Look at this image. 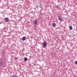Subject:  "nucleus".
I'll return each mask as SVG.
<instances>
[{
	"label": "nucleus",
	"instance_id": "3",
	"mask_svg": "<svg viewBox=\"0 0 77 77\" xmlns=\"http://www.w3.org/2000/svg\"><path fill=\"white\" fill-rule=\"evenodd\" d=\"M58 18L59 20V21H63V19H62V18L60 16H59L58 17Z\"/></svg>",
	"mask_w": 77,
	"mask_h": 77
},
{
	"label": "nucleus",
	"instance_id": "6",
	"mask_svg": "<svg viewBox=\"0 0 77 77\" xmlns=\"http://www.w3.org/2000/svg\"><path fill=\"white\" fill-rule=\"evenodd\" d=\"M3 65V62L0 60V66H2Z\"/></svg>",
	"mask_w": 77,
	"mask_h": 77
},
{
	"label": "nucleus",
	"instance_id": "10",
	"mask_svg": "<svg viewBox=\"0 0 77 77\" xmlns=\"http://www.w3.org/2000/svg\"><path fill=\"white\" fill-rule=\"evenodd\" d=\"M69 29H70V30H72V26H71V25H70L69 26Z\"/></svg>",
	"mask_w": 77,
	"mask_h": 77
},
{
	"label": "nucleus",
	"instance_id": "5",
	"mask_svg": "<svg viewBox=\"0 0 77 77\" xmlns=\"http://www.w3.org/2000/svg\"><path fill=\"white\" fill-rule=\"evenodd\" d=\"M26 37H23L22 38V41H25V40H26Z\"/></svg>",
	"mask_w": 77,
	"mask_h": 77
},
{
	"label": "nucleus",
	"instance_id": "7",
	"mask_svg": "<svg viewBox=\"0 0 77 77\" xmlns=\"http://www.w3.org/2000/svg\"><path fill=\"white\" fill-rule=\"evenodd\" d=\"M27 60H28V59L27 58V57H26L24 58V60L25 62H26V61H27Z\"/></svg>",
	"mask_w": 77,
	"mask_h": 77
},
{
	"label": "nucleus",
	"instance_id": "11",
	"mask_svg": "<svg viewBox=\"0 0 77 77\" xmlns=\"http://www.w3.org/2000/svg\"><path fill=\"white\" fill-rule=\"evenodd\" d=\"M55 8H57V9H59V8H60L59 6H55Z\"/></svg>",
	"mask_w": 77,
	"mask_h": 77
},
{
	"label": "nucleus",
	"instance_id": "4",
	"mask_svg": "<svg viewBox=\"0 0 77 77\" xmlns=\"http://www.w3.org/2000/svg\"><path fill=\"white\" fill-rule=\"evenodd\" d=\"M4 19L5 21V23L6 22H8V21H9V19L8 18L6 17Z\"/></svg>",
	"mask_w": 77,
	"mask_h": 77
},
{
	"label": "nucleus",
	"instance_id": "12",
	"mask_svg": "<svg viewBox=\"0 0 77 77\" xmlns=\"http://www.w3.org/2000/svg\"><path fill=\"white\" fill-rule=\"evenodd\" d=\"M18 59V57H15V59H14L15 60H16L17 59Z\"/></svg>",
	"mask_w": 77,
	"mask_h": 77
},
{
	"label": "nucleus",
	"instance_id": "8",
	"mask_svg": "<svg viewBox=\"0 0 77 77\" xmlns=\"http://www.w3.org/2000/svg\"><path fill=\"white\" fill-rule=\"evenodd\" d=\"M52 26L54 27H56V23H54L52 24Z\"/></svg>",
	"mask_w": 77,
	"mask_h": 77
},
{
	"label": "nucleus",
	"instance_id": "1",
	"mask_svg": "<svg viewBox=\"0 0 77 77\" xmlns=\"http://www.w3.org/2000/svg\"><path fill=\"white\" fill-rule=\"evenodd\" d=\"M42 46L43 48L46 47H47V43L46 42H44L42 45Z\"/></svg>",
	"mask_w": 77,
	"mask_h": 77
},
{
	"label": "nucleus",
	"instance_id": "2",
	"mask_svg": "<svg viewBox=\"0 0 77 77\" xmlns=\"http://www.w3.org/2000/svg\"><path fill=\"white\" fill-rule=\"evenodd\" d=\"M33 23L34 25H37L38 24V21L36 20H34Z\"/></svg>",
	"mask_w": 77,
	"mask_h": 77
},
{
	"label": "nucleus",
	"instance_id": "13",
	"mask_svg": "<svg viewBox=\"0 0 77 77\" xmlns=\"http://www.w3.org/2000/svg\"><path fill=\"white\" fill-rule=\"evenodd\" d=\"M39 5H42V3L41 2H38Z\"/></svg>",
	"mask_w": 77,
	"mask_h": 77
},
{
	"label": "nucleus",
	"instance_id": "9",
	"mask_svg": "<svg viewBox=\"0 0 77 77\" xmlns=\"http://www.w3.org/2000/svg\"><path fill=\"white\" fill-rule=\"evenodd\" d=\"M11 77H18V76L16 75H12Z\"/></svg>",
	"mask_w": 77,
	"mask_h": 77
},
{
	"label": "nucleus",
	"instance_id": "14",
	"mask_svg": "<svg viewBox=\"0 0 77 77\" xmlns=\"http://www.w3.org/2000/svg\"><path fill=\"white\" fill-rule=\"evenodd\" d=\"M75 63L76 64V65H77V61H75Z\"/></svg>",
	"mask_w": 77,
	"mask_h": 77
}]
</instances>
